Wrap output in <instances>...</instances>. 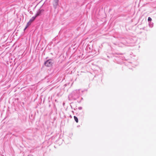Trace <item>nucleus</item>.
<instances>
[{
  "instance_id": "11",
  "label": "nucleus",
  "mask_w": 156,
  "mask_h": 156,
  "mask_svg": "<svg viewBox=\"0 0 156 156\" xmlns=\"http://www.w3.org/2000/svg\"><path fill=\"white\" fill-rule=\"evenodd\" d=\"M27 27H27L26 26V27H25V28L24 29V30H25Z\"/></svg>"
},
{
  "instance_id": "10",
  "label": "nucleus",
  "mask_w": 156,
  "mask_h": 156,
  "mask_svg": "<svg viewBox=\"0 0 156 156\" xmlns=\"http://www.w3.org/2000/svg\"><path fill=\"white\" fill-rule=\"evenodd\" d=\"M82 109V108L81 107H80L78 108V109L79 110H81Z\"/></svg>"
},
{
  "instance_id": "2",
  "label": "nucleus",
  "mask_w": 156,
  "mask_h": 156,
  "mask_svg": "<svg viewBox=\"0 0 156 156\" xmlns=\"http://www.w3.org/2000/svg\"><path fill=\"white\" fill-rule=\"evenodd\" d=\"M44 10L43 9H39L37 12L35 16H36L37 17L38 16H40L41 15L42 13L44 12Z\"/></svg>"
},
{
  "instance_id": "6",
  "label": "nucleus",
  "mask_w": 156,
  "mask_h": 156,
  "mask_svg": "<svg viewBox=\"0 0 156 156\" xmlns=\"http://www.w3.org/2000/svg\"><path fill=\"white\" fill-rule=\"evenodd\" d=\"M149 26L150 27H152L153 26V23L151 22H149Z\"/></svg>"
},
{
  "instance_id": "4",
  "label": "nucleus",
  "mask_w": 156,
  "mask_h": 156,
  "mask_svg": "<svg viewBox=\"0 0 156 156\" xmlns=\"http://www.w3.org/2000/svg\"><path fill=\"white\" fill-rule=\"evenodd\" d=\"M59 0H54L53 4L54 7L55 9H56L57 6L58 5Z\"/></svg>"
},
{
  "instance_id": "7",
  "label": "nucleus",
  "mask_w": 156,
  "mask_h": 156,
  "mask_svg": "<svg viewBox=\"0 0 156 156\" xmlns=\"http://www.w3.org/2000/svg\"><path fill=\"white\" fill-rule=\"evenodd\" d=\"M74 118L75 119V120L76 122H78V120L76 116H74Z\"/></svg>"
},
{
  "instance_id": "5",
  "label": "nucleus",
  "mask_w": 156,
  "mask_h": 156,
  "mask_svg": "<svg viewBox=\"0 0 156 156\" xmlns=\"http://www.w3.org/2000/svg\"><path fill=\"white\" fill-rule=\"evenodd\" d=\"M36 17V16H35L32 17L30 20V22H31L32 23L35 20Z\"/></svg>"
},
{
  "instance_id": "12",
  "label": "nucleus",
  "mask_w": 156,
  "mask_h": 156,
  "mask_svg": "<svg viewBox=\"0 0 156 156\" xmlns=\"http://www.w3.org/2000/svg\"><path fill=\"white\" fill-rule=\"evenodd\" d=\"M83 90L81 91V92L82 93H83Z\"/></svg>"
},
{
  "instance_id": "1",
  "label": "nucleus",
  "mask_w": 156,
  "mask_h": 156,
  "mask_svg": "<svg viewBox=\"0 0 156 156\" xmlns=\"http://www.w3.org/2000/svg\"><path fill=\"white\" fill-rule=\"evenodd\" d=\"M81 94L80 91V90H74L71 94L70 95L69 97H72L74 99H76L78 98Z\"/></svg>"
},
{
  "instance_id": "8",
  "label": "nucleus",
  "mask_w": 156,
  "mask_h": 156,
  "mask_svg": "<svg viewBox=\"0 0 156 156\" xmlns=\"http://www.w3.org/2000/svg\"><path fill=\"white\" fill-rule=\"evenodd\" d=\"M31 23V22H30V21H29V22L27 23L26 26L28 27L30 25Z\"/></svg>"
},
{
  "instance_id": "3",
  "label": "nucleus",
  "mask_w": 156,
  "mask_h": 156,
  "mask_svg": "<svg viewBox=\"0 0 156 156\" xmlns=\"http://www.w3.org/2000/svg\"><path fill=\"white\" fill-rule=\"evenodd\" d=\"M44 64L46 66H50L52 64L51 60L50 59L47 60L45 62Z\"/></svg>"
},
{
  "instance_id": "9",
  "label": "nucleus",
  "mask_w": 156,
  "mask_h": 156,
  "mask_svg": "<svg viewBox=\"0 0 156 156\" xmlns=\"http://www.w3.org/2000/svg\"><path fill=\"white\" fill-rule=\"evenodd\" d=\"M151 18L150 17H148V21L149 22H151Z\"/></svg>"
}]
</instances>
